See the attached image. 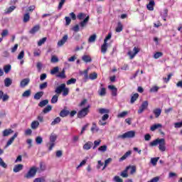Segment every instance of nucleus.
<instances>
[{
  "mask_svg": "<svg viewBox=\"0 0 182 182\" xmlns=\"http://www.w3.org/2000/svg\"><path fill=\"white\" fill-rule=\"evenodd\" d=\"M158 144H159V149L160 151H164L166 150V139H164V138H158L149 143L150 147H154L158 146Z\"/></svg>",
  "mask_w": 182,
  "mask_h": 182,
  "instance_id": "nucleus-1",
  "label": "nucleus"
},
{
  "mask_svg": "<svg viewBox=\"0 0 182 182\" xmlns=\"http://www.w3.org/2000/svg\"><path fill=\"white\" fill-rule=\"evenodd\" d=\"M49 139L50 142L47 144V147H48V151H52L53 147H55V141L58 140V135L55 134H51Z\"/></svg>",
  "mask_w": 182,
  "mask_h": 182,
  "instance_id": "nucleus-2",
  "label": "nucleus"
},
{
  "mask_svg": "<svg viewBox=\"0 0 182 182\" xmlns=\"http://www.w3.org/2000/svg\"><path fill=\"white\" fill-rule=\"evenodd\" d=\"M36 173H38V168L36 166L31 167L28 173L24 175L25 178H33L35 176H36Z\"/></svg>",
  "mask_w": 182,
  "mask_h": 182,
  "instance_id": "nucleus-3",
  "label": "nucleus"
},
{
  "mask_svg": "<svg viewBox=\"0 0 182 182\" xmlns=\"http://www.w3.org/2000/svg\"><path fill=\"white\" fill-rule=\"evenodd\" d=\"M90 107V105H88L87 107L83 108L77 113V117L79 119H82V117H85V116H87V113H89V108Z\"/></svg>",
  "mask_w": 182,
  "mask_h": 182,
  "instance_id": "nucleus-4",
  "label": "nucleus"
},
{
  "mask_svg": "<svg viewBox=\"0 0 182 182\" xmlns=\"http://www.w3.org/2000/svg\"><path fill=\"white\" fill-rule=\"evenodd\" d=\"M136 136V132L129 131L120 136L121 139H133Z\"/></svg>",
  "mask_w": 182,
  "mask_h": 182,
  "instance_id": "nucleus-5",
  "label": "nucleus"
},
{
  "mask_svg": "<svg viewBox=\"0 0 182 182\" xmlns=\"http://www.w3.org/2000/svg\"><path fill=\"white\" fill-rule=\"evenodd\" d=\"M147 107H149V101L143 102L138 110V114H141V113H143V112H144Z\"/></svg>",
  "mask_w": 182,
  "mask_h": 182,
  "instance_id": "nucleus-6",
  "label": "nucleus"
},
{
  "mask_svg": "<svg viewBox=\"0 0 182 182\" xmlns=\"http://www.w3.org/2000/svg\"><path fill=\"white\" fill-rule=\"evenodd\" d=\"M133 51L134 53L132 51L128 52V55L130 56V59H133L134 56H136V55L140 52V48L134 47L133 48Z\"/></svg>",
  "mask_w": 182,
  "mask_h": 182,
  "instance_id": "nucleus-7",
  "label": "nucleus"
},
{
  "mask_svg": "<svg viewBox=\"0 0 182 182\" xmlns=\"http://www.w3.org/2000/svg\"><path fill=\"white\" fill-rule=\"evenodd\" d=\"M80 75L81 76H83L84 75L83 80L84 82H87V80H89V68L85 70L84 71H80Z\"/></svg>",
  "mask_w": 182,
  "mask_h": 182,
  "instance_id": "nucleus-8",
  "label": "nucleus"
},
{
  "mask_svg": "<svg viewBox=\"0 0 182 182\" xmlns=\"http://www.w3.org/2000/svg\"><path fill=\"white\" fill-rule=\"evenodd\" d=\"M18 132H16L14 134V136H11L7 141L6 146H5V149H6V147H9V146H11V144H12L14 143V141L15 140V139H16V137H18Z\"/></svg>",
  "mask_w": 182,
  "mask_h": 182,
  "instance_id": "nucleus-9",
  "label": "nucleus"
},
{
  "mask_svg": "<svg viewBox=\"0 0 182 182\" xmlns=\"http://www.w3.org/2000/svg\"><path fill=\"white\" fill-rule=\"evenodd\" d=\"M89 19H90V17L87 16V17H85V18L82 21L80 22L79 25L81 31L85 28V26L87 25V22H89Z\"/></svg>",
  "mask_w": 182,
  "mask_h": 182,
  "instance_id": "nucleus-10",
  "label": "nucleus"
},
{
  "mask_svg": "<svg viewBox=\"0 0 182 182\" xmlns=\"http://www.w3.org/2000/svg\"><path fill=\"white\" fill-rule=\"evenodd\" d=\"M68 35L63 36V37L58 42V46H63L64 43H66V41H68Z\"/></svg>",
  "mask_w": 182,
  "mask_h": 182,
  "instance_id": "nucleus-11",
  "label": "nucleus"
},
{
  "mask_svg": "<svg viewBox=\"0 0 182 182\" xmlns=\"http://www.w3.org/2000/svg\"><path fill=\"white\" fill-rule=\"evenodd\" d=\"M107 119H109V115L108 114H105L102 117V119H100L99 121V124H100V126H106V122H106V120H107Z\"/></svg>",
  "mask_w": 182,
  "mask_h": 182,
  "instance_id": "nucleus-12",
  "label": "nucleus"
},
{
  "mask_svg": "<svg viewBox=\"0 0 182 182\" xmlns=\"http://www.w3.org/2000/svg\"><path fill=\"white\" fill-rule=\"evenodd\" d=\"M65 86H66L65 84H61L60 85L57 87V88L55 90V93H57V95H60V93H62V92H63V90L65 89Z\"/></svg>",
  "mask_w": 182,
  "mask_h": 182,
  "instance_id": "nucleus-13",
  "label": "nucleus"
},
{
  "mask_svg": "<svg viewBox=\"0 0 182 182\" xmlns=\"http://www.w3.org/2000/svg\"><path fill=\"white\" fill-rule=\"evenodd\" d=\"M108 89L111 90L112 96H114V97L117 96V89L116 88V87H114V85H109Z\"/></svg>",
  "mask_w": 182,
  "mask_h": 182,
  "instance_id": "nucleus-14",
  "label": "nucleus"
},
{
  "mask_svg": "<svg viewBox=\"0 0 182 182\" xmlns=\"http://www.w3.org/2000/svg\"><path fill=\"white\" fill-rule=\"evenodd\" d=\"M29 78H24L20 82L21 87H25L26 86H28V85H29Z\"/></svg>",
  "mask_w": 182,
  "mask_h": 182,
  "instance_id": "nucleus-15",
  "label": "nucleus"
},
{
  "mask_svg": "<svg viewBox=\"0 0 182 182\" xmlns=\"http://www.w3.org/2000/svg\"><path fill=\"white\" fill-rule=\"evenodd\" d=\"M39 29H41V26L39 25H36L35 26H33L30 31H29V33H31V35H33L35 33H36V32H38L39 31Z\"/></svg>",
  "mask_w": 182,
  "mask_h": 182,
  "instance_id": "nucleus-16",
  "label": "nucleus"
},
{
  "mask_svg": "<svg viewBox=\"0 0 182 182\" xmlns=\"http://www.w3.org/2000/svg\"><path fill=\"white\" fill-rule=\"evenodd\" d=\"M14 133V130L11 129H6L3 131V137H8L10 134Z\"/></svg>",
  "mask_w": 182,
  "mask_h": 182,
  "instance_id": "nucleus-17",
  "label": "nucleus"
},
{
  "mask_svg": "<svg viewBox=\"0 0 182 182\" xmlns=\"http://www.w3.org/2000/svg\"><path fill=\"white\" fill-rule=\"evenodd\" d=\"M93 147V142L92 141H87L86 142L83 146L84 150H90Z\"/></svg>",
  "mask_w": 182,
  "mask_h": 182,
  "instance_id": "nucleus-18",
  "label": "nucleus"
},
{
  "mask_svg": "<svg viewBox=\"0 0 182 182\" xmlns=\"http://www.w3.org/2000/svg\"><path fill=\"white\" fill-rule=\"evenodd\" d=\"M156 4L153 0L150 1L149 3L146 5L148 11H154V5Z\"/></svg>",
  "mask_w": 182,
  "mask_h": 182,
  "instance_id": "nucleus-19",
  "label": "nucleus"
},
{
  "mask_svg": "<svg viewBox=\"0 0 182 182\" xmlns=\"http://www.w3.org/2000/svg\"><path fill=\"white\" fill-rule=\"evenodd\" d=\"M23 165L22 164H18L16 165L13 169V171L14 173H19V171H21V170H23Z\"/></svg>",
  "mask_w": 182,
  "mask_h": 182,
  "instance_id": "nucleus-20",
  "label": "nucleus"
},
{
  "mask_svg": "<svg viewBox=\"0 0 182 182\" xmlns=\"http://www.w3.org/2000/svg\"><path fill=\"white\" fill-rule=\"evenodd\" d=\"M129 168H130V166H127L125 168V170L121 172L120 173L121 177H123L124 178H127V177H129V174L127 173V171H129Z\"/></svg>",
  "mask_w": 182,
  "mask_h": 182,
  "instance_id": "nucleus-21",
  "label": "nucleus"
},
{
  "mask_svg": "<svg viewBox=\"0 0 182 182\" xmlns=\"http://www.w3.org/2000/svg\"><path fill=\"white\" fill-rule=\"evenodd\" d=\"M153 113L155 115V117L157 119V118L160 117V115L161 114V109L156 108V109H154Z\"/></svg>",
  "mask_w": 182,
  "mask_h": 182,
  "instance_id": "nucleus-22",
  "label": "nucleus"
},
{
  "mask_svg": "<svg viewBox=\"0 0 182 182\" xmlns=\"http://www.w3.org/2000/svg\"><path fill=\"white\" fill-rule=\"evenodd\" d=\"M82 60L85 62L86 63H89L90 62H92V58L90 57V55H84L82 57Z\"/></svg>",
  "mask_w": 182,
  "mask_h": 182,
  "instance_id": "nucleus-23",
  "label": "nucleus"
},
{
  "mask_svg": "<svg viewBox=\"0 0 182 182\" xmlns=\"http://www.w3.org/2000/svg\"><path fill=\"white\" fill-rule=\"evenodd\" d=\"M70 112L69 110L63 109L60 112V117H66L67 116H69Z\"/></svg>",
  "mask_w": 182,
  "mask_h": 182,
  "instance_id": "nucleus-24",
  "label": "nucleus"
},
{
  "mask_svg": "<svg viewBox=\"0 0 182 182\" xmlns=\"http://www.w3.org/2000/svg\"><path fill=\"white\" fill-rule=\"evenodd\" d=\"M11 85H12V80L9 77H6L4 80V85L6 86V87H9Z\"/></svg>",
  "mask_w": 182,
  "mask_h": 182,
  "instance_id": "nucleus-25",
  "label": "nucleus"
},
{
  "mask_svg": "<svg viewBox=\"0 0 182 182\" xmlns=\"http://www.w3.org/2000/svg\"><path fill=\"white\" fill-rule=\"evenodd\" d=\"M43 95H44L43 91H41V92L36 93L34 95L35 100H39L41 99V97H42V96H43Z\"/></svg>",
  "mask_w": 182,
  "mask_h": 182,
  "instance_id": "nucleus-26",
  "label": "nucleus"
},
{
  "mask_svg": "<svg viewBox=\"0 0 182 182\" xmlns=\"http://www.w3.org/2000/svg\"><path fill=\"white\" fill-rule=\"evenodd\" d=\"M132 154V151H127L119 160V161H123L124 160H126L128 156H130Z\"/></svg>",
  "mask_w": 182,
  "mask_h": 182,
  "instance_id": "nucleus-27",
  "label": "nucleus"
},
{
  "mask_svg": "<svg viewBox=\"0 0 182 182\" xmlns=\"http://www.w3.org/2000/svg\"><path fill=\"white\" fill-rule=\"evenodd\" d=\"M96 38H97V36L96 34H92L88 38V43H93L96 41Z\"/></svg>",
  "mask_w": 182,
  "mask_h": 182,
  "instance_id": "nucleus-28",
  "label": "nucleus"
},
{
  "mask_svg": "<svg viewBox=\"0 0 182 182\" xmlns=\"http://www.w3.org/2000/svg\"><path fill=\"white\" fill-rule=\"evenodd\" d=\"M101 89L100 91H99L100 96H105L106 95V88L103 87V84L100 85Z\"/></svg>",
  "mask_w": 182,
  "mask_h": 182,
  "instance_id": "nucleus-29",
  "label": "nucleus"
},
{
  "mask_svg": "<svg viewBox=\"0 0 182 182\" xmlns=\"http://www.w3.org/2000/svg\"><path fill=\"white\" fill-rule=\"evenodd\" d=\"M139 99V93H135L134 94L132 97H131V104L133 105V103H134V102H136V100H137Z\"/></svg>",
  "mask_w": 182,
  "mask_h": 182,
  "instance_id": "nucleus-30",
  "label": "nucleus"
},
{
  "mask_svg": "<svg viewBox=\"0 0 182 182\" xmlns=\"http://www.w3.org/2000/svg\"><path fill=\"white\" fill-rule=\"evenodd\" d=\"M160 127H163V125L161 124H155L151 127L150 130L151 132H154V130H156V129H159Z\"/></svg>",
  "mask_w": 182,
  "mask_h": 182,
  "instance_id": "nucleus-31",
  "label": "nucleus"
},
{
  "mask_svg": "<svg viewBox=\"0 0 182 182\" xmlns=\"http://www.w3.org/2000/svg\"><path fill=\"white\" fill-rule=\"evenodd\" d=\"M57 77H60V79H66L65 68L63 69L62 72L57 75Z\"/></svg>",
  "mask_w": 182,
  "mask_h": 182,
  "instance_id": "nucleus-32",
  "label": "nucleus"
},
{
  "mask_svg": "<svg viewBox=\"0 0 182 182\" xmlns=\"http://www.w3.org/2000/svg\"><path fill=\"white\" fill-rule=\"evenodd\" d=\"M101 52L102 53H106L107 52V43L104 42L103 45H102Z\"/></svg>",
  "mask_w": 182,
  "mask_h": 182,
  "instance_id": "nucleus-33",
  "label": "nucleus"
},
{
  "mask_svg": "<svg viewBox=\"0 0 182 182\" xmlns=\"http://www.w3.org/2000/svg\"><path fill=\"white\" fill-rule=\"evenodd\" d=\"M88 79H90V80H95L97 79V73L95 72L90 73L89 75Z\"/></svg>",
  "mask_w": 182,
  "mask_h": 182,
  "instance_id": "nucleus-34",
  "label": "nucleus"
},
{
  "mask_svg": "<svg viewBox=\"0 0 182 182\" xmlns=\"http://www.w3.org/2000/svg\"><path fill=\"white\" fill-rule=\"evenodd\" d=\"M37 127H39V122L33 121L31 123V129H33V130H36Z\"/></svg>",
  "mask_w": 182,
  "mask_h": 182,
  "instance_id": "nucleus-35",
  "label": "nucleus"
},
{
  "mask_svg": "<svg viewBox=\"0 0 182 182\" xmlns=\"http://www.w3.org/2000/svg\"><path fill=\"white\" fill-rule=\"evenodd\" d=\"M48 103H49V100H44L41 101L38 103V106H39V107H44V106H46V105H48Z\"/></svg>",
  "mask_w": 182,
  "mask_h": 182,
  "instance_id": "nucleus-36",
  "label": "nucleus"
},
{
  "mask_svg": "<svg viewBox=\"0 0 182 182\" xmlns=\"http://www.w3.org/2000/svg\"><path fill=\"white\" fill-rule=\"evenodd\" d=\"M99 113L100 114H107L110 113V110L105 108H101L99 109Z\"/></svg>",
  "mask_w": 182,
  "mask_h": 182,
  "instance_id": "nucleus-37",
  "label": "nucleus"
},
{
  "mask_svg": "<svg viewBox=\"0 0 182 182\" xmlns=\"http://www.w3.org/2000/svg\"><path fill=\"white\" fill-rule=\"evenodd\" d=\"M123 31V24H122V22H118L117 26L116 28V32H122Z\"/></svg>",
  "mask_w": 182,
  "mask_h": 182,
  "instance_id": "nucleus-38",
  "label": "nucleus"
},
{
  "mask_svg": "<svg viewBox=\"0 0 182 182\" xmlns=\"http://www.w3.org/2000/svg\"><path fill=\"white\" fill-rule=\"evenodd\" d=\"M62 119H60V117H58L55 119H54V120L51 122V126H55V124H58V123H60V121Z\"/></svg>",
  "mask_w": 182,
  "mask_h": 182,
  "instance_id": "nucleus-39",
  "label": "nucleus"
},
{
  "mask_svg": "<svg viewBox=\"0 0 182 182\" xmlns=\"http://www.w3.org/2000/svg\"><path fill=\"white\" fill-rule=\"evenodd\" d=\"M77 19L82 21L83 19H86V14L85 13H80L77 16Z\"/></svg>",
  "mask_w": 182,
  "mask_h": 182,
  "instance_id": "nucleus-40",
  "label": "nucleus"
},
{
  "mask_svg": "<svg viewBox=\"0 0 182 182\" xmlns=\"http://www.w3.org/2000/svg\"><path fill=\"white\" fill-rule=\"evenodd\" d=\"M15 9H16V6H11L6 9V14H11V12H14V11H15Z\"/></svg>",
  "mask_w": 182,
  "mask_h": 182,
  "instance_id": "nucleus-41",
  "label": "nucleus"
},
{
  "mask_svg": "<svg viewBox=\"0 0 182 182\" xmlns=\"http://www.w3.org/2000/svg\"><path fill=\"white\" fill-rule=\"evenodd\" d=\"M50 110H52V106L50 105H47L46 107H45L43 110V113H44L45 114H46V113H49V112H50Z\"/></svg>",
  "mask_w": 182,
  "mask_h": 182,
  "instance_id": "nucleus-42",
  "label": "nucleus"
},
{
  "mask_svg": "<svg viewBox=\"0 0 182 182\" xmlns=\"http://www.w3.org/2000/svg\"><path fill=\"white\" fill-rule=\"evenodd\" d=\"M29 19H31V16H29V13H26L23 16V22L26 23V22H29Z\"/></svg>",
  "mask_w": 182,
  "mask_h": 182,
  "instance_id": "nucleus-43",
  "label": "nucleus"
},
{
  "mask_svg": "<svg viewBox=\"0 0 182 182\" xmlns=\"http://www.w3.org/2000/svg\"><path fill=\"white\" fill-rule=\"evenodd\" d=\"M160 159V157H156V158H151V163L153 164V166L157 165V161Z\"/></svg>",
  "mask_w": 182,
  "mask_h": 182,
  "instance_id": "nucleus-44",
  "label": "nucleus"
},
{
  "mask_svg": "<svg viewBox=\"0 0 182 182\" xmlns=\"http://www.w3.org/2000/svg\"><path fill=\"white\" fill-rule=\"evenodd\" d=\"M48 39V38L44 37L41 39H40L38 42V46H42V45H43V43H45V42H46V40Z\"/></svg>",
  "mask_w": 182,
  "mask_h": 182,
  "instance_id": "nucleus-45",
  "label": "nucleus"
},
{
  "mask_svg": "<svg viewBox=\"0 0 182 182\" xmlns=\"http://www.w3.org/2000/svg\"><path fill=\"white\" fill-rule=\"evenodd\" d=\"M102 141L100 139L94 141V146H92L93 150H95L97 146H100Z\"/></svg>",
  "mask_w": 182,
  "mask_h": 182,
  "instance_id": "nucleus-46",
  "label": "nucleus"
},
{
  "mask_svg": "<svg viewBox=\"0 0 182 182\" xmlns=\"http://www.w3.org/2000/svg\"><path fill=\"white\" fill-rule=\"evenodd\" d=\"M31 90H26V91L22 94V97H29V96H31Z\"/></svg>",
  "mask_w": 182,
  "mask_h": 182,
  "instance_id": "nucleus-47",
  "label": "nucleus"
},
{
  "mask_svg": "<svg viewBox=\"0 0 182 182\" xmlns=\"http://www.w3.org/2000/svg\"><path fill=\"white\" fill-rule=\"evenodd\" d=\"M11 65H6L4 67V70L6 74H8L9 72H11Z\"/></svg>",
  "mask_w": 182,
  "mask_h": 182,
  "instance_id": "nucleus-48",
  "label": "nucleus"
},
{
  "mask_svg": "<svg viewBox=\"0 0 182 182\" xmlns=\"http://www.w3.org/2000/svg\"><path fill=\"white\" fill-rule=\"evenodd\" d=\"M161 18H167L168 16V9H165L164 12L161 14Z\"/></svg>",
  "mask_w": 182,
  "mask_h": 182,
  "instance_id": "nucleus-49",
  "label": "nucleus"
},
{
  "mask_svg": "<svg viewBox=\"0 0 182 182\" xmlns=\"http://www.w3.org/2000/svg\"><path fill=\"white\" fill-rule=\"evenodd\" d=\"M58 99H59V96L58 95L53 96V97L51 99V103H53V104L58 103Z\"/></svg>",
  "mask_w": 182,
  "mask_h": 182,
  "instance_id": "nucleus-50",
  "label": "nucleus"
},
{
  "mask_svg": "<svg viewBox=\"0 0 182 182\" xmlns=\"http://www.w3.org/2000/svg\"><path fill=\"white\" fill-rule=\"evenodd\" d=\"M36 68L38 69V72H41L42 68H43V64H42L41 62H38L36 64Z\"/></svg>",
  "mask_w": 182,
  "mask_h": 182,
  "instance_id": "nucleus-51",
  "label": "nucleus"
},
{
  "mask_svg": "<svg viewBox=\"0 0 182 182\" xmlns=\"http://www.w3.org/2000/svg\"><path fill=\"white\" fill-rule=\"evenodd\" d=\"M59 72V67H55L50 70L51 75H56Z\"/></svg>",
  "mask_w": 182,
  "mask_h": 182,
  "instance_id": "nucleus-52",
  "label": "nucleus"
},
{
  "mask_svg": "<svg viewBox=\"0 0 182 182\" xmlns=\"http://www.w3.org/2000/svg\"><path fill=\"white\" fill-rule=\"evenodd\" d=\"M24 56H25V51L21 50L20 52V53L18 54L17 59H18V60H21L23 59Z\"/></svg>",
  "mask_w": 182,
  "mask_h": 182,
  "instance_id": "nucleus-53",
  "label": "nucleus"
},
{
  "mask_svg": "<svg viewBox=\"0 0 182 182\" xmlns=\"http://www.w3.org/2000/svg\"><path fill=\"white\" fill-rule=\"evenodd\" d=\"M107 150V146L103 145L98 148L99 151H102V153H105Z\"/></svg>",
  "mask_w": 182,
  "mask_h": 182,
  "instance_id": "nucleus-54",
  "label": "nucleus"
},
{
  "mask_svg": "<svg viewBox=\"0 0 182 182\" xmlns=\"http://www.w3.org/2000/svg\"><path fill=\"white\" fill-rule=\"evenodd\" d=\"M171 76H173V73H170L168 75V77H164V82H165V83H168V82L170 81V79H171Z\"/></svg>",
  "mask_w": 182,
  "mask_h": 182,
  "instance_id": "nucleus-55",
  "label": "nucleus"
},
{
  "mask_svg": "<svg viewBox=\"0 0 182 182\" xmlns=\"http://www.w3.org/2000/svg\"><path fill=\"white\" fill-rule=\"evenodd\" d=\"M69 95V88L64 87V90H63V96H68Z\"/></svg>",
  "mask_w": 182,
  "mask_h": 182,
  "instance_id": "nucleus-56",
  "label": "nucleus"
},
{
  "mask_svg": "<svg viewBox=\"0 0 182 182\" xmlns=\"http://www.w3.org/2000/svg\"><path fill=\"white\" fill-rule=\"evenodd\" d=\"M161 56H163V53L162 52H156L154 55V59H159V58H161Z\"/></svg>",
  "mask_w": 182,
  "mask_h": 182,
  "instance_id": "nucleus-57",
  "label": "nucleus"
},
{
  "mask_svg": "<svg viewBox=\"0 0 182 182\" xmlns=\"http://www.w3.org/2000/svg\"><path fill=\"white\" fill-rule=\"evenodd\" d=\"M42 141H43V139L41 136H37L36 138V144H42Z\"/></svg>",
  "mask_w": 182,
  "mask_h": 182,
  "instance_id": "nucleus-58",
  "label": "nucleus"
},
{
  "mask_svg": "<svg viewBox=\"0 0 182 182\" xmlns=\"http://www.w3.org/2000/svg\"><path fill=\"white\" fill-rule=\"evenodd\" d=\"M112 160V158H109L105 161V165H104V167L102 168V170H105V168L107 167V164H109V163H110Z\"/></svg>",
  "mask_w": 182,
  "mask_h": 182,
  "instance_id": "nucleus-59",
  "label": "nucleus"
},
{
  "mask_svg": "<svg viewBox=\"0 0 182 182\" xmlns=\"http://www.w3.org/2000/svg\"><path fill=\"white\" fill-rule=\"evenodd\" d=\"M76 83V78H71L67 81V85H75Z\"/></svg>",
  "mask_w": 182,
  "mask_h": 182,
  "instance_id": "nucleus-60",
  "label": "nucleus"
},
{
  "mask_svg": "<svg viewBox=\"0 0 182 182\" xmlns=\"http://www.w3.org/2000/svg\"><path fill=\"white\" fill-rule=\"evenodd\" d=\"M48 87V82H45L40 85L41 90H43V89H46Z\"/></svg>",
  "mask_w": 182,
  "mask_h": 182,
  "instance_id": "nucleus-61",
  "label": "nucleus"
},
{
  "mask_svg": "<svg viewBox=\"0 0 182 182\" xmlns=\"http://www.w3.org/2000/svg\"><path fill=\"white\" fill-rule=\"evenodd\" d=\"M72 31L74 32H79L80 31V27H79V24H76L75 26L72 28Z\"/></svg>",
  "mask_w": 182,
  "mask_h": 182,
  "instance_id": "nucleus-62",
  "label": "nucleus"
},
{
  "mask_svg": "<svg viewBox=\"0 0 182 182\" xmlns=\"http://www.w3.org/2000/svg\"><path fill=\"white\" fill-rule=\"evenodd\" d=\"M9 33V31H8V30L6 29H4L2 31V33H1V38H5V36H8Z\"/></svg>",
  "mask_w": 182,
  "mask_h": 182,
  "instance_id": "nucleus-63",
  "label": "nucleus"
},
{
  "mask_svg": "<svg viewBox=\"0 0 182 182\" xmlns=\"http://www.w3.org/2000/svg\"><path fill=\"white\" fill-rule=\"evenodd\" d=\"M113 181L115 182H123V179H122L119 176H115L113 178Z\"/></svg>",
  "mask_w": 182,
  "mask_h": 182,
  "instance_id": "nucleus-64",
  "label": "nucleus"
}]
</instances>
